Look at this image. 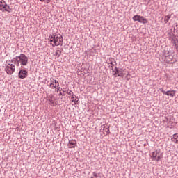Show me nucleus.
Returning a JSON list of instances; mask_svg holds the SVG:
<instances>
[{
    "label": "nucleus",
    "mask_w": 178,
    "mask_h": 178,
    "mask_svg": "<svg viewBox=\"0 0 178 178\" xmlns=\"http://www.w3.org/2000/svg\"><path fill=\"white\" fill-rule=\"evenodd\" d=\"M113 60L114 59L112 58H109L108 60V65H112L111 67H113V66H115V65H116V61L113 63Z\"/></svg>",
    "instance_id": "nucleus-19"
},
{
    "label": "nucleus",
    "mask_w": 178,
    "mask_h": 178,
    "mask_svg": "<svg viewBox=\"0 0 178 178\" xmlns=\"http://www.w3.org/2000/svg\"><path fill=\"white\" fill-rule=\"evenodd\" d=\"M170 55V52L168 50H164L163 51V56L165 57V59L168 58Z\"/></svg>",
    "instance_id": "nucleus-20"
},
{
    "label": "nucleus",
    "mask_w": 178,
    "mask_h": 178,
    "mask_svg": "<svg viewBox=\"0 0 178 178\" xmlns=\"http://www.w3.org/2000/svg\"><path fill=\"white\" fill-rule=\"evenodd\" d=\"M49 101L51 106H56V105H58V101H56V99L54 97L53 95L49 96Z\"/></svg>",
    "instance_id": "nucleus-8"
},
{
    "label": "nucleus",
    "mask_w": 178,
    "mask_h": 178,
    "mask_svg": "<svg viewBox=\"0 0 178 178\" xmlns=\"http://www.w3.org/2000/svg\"><path fill=\"white\" fill-rule=\"evenodd\" d=\"M63 51V49H61L60 50H56V51L55 52V56L56 58H59V56H60V55H62V51Z\"/></svg>",
    "instance_id": "nucleus-17"
},
{
    "label": "nucleus",
    "mask_w": 178,
    "mask_h": 178,
    "mask_svg": "<svg viewBox=\"0 0 178 178\" xmlns=\"http://www.w3.org/2000/svg\"><path fill=\"white\" fill-rule=\"evenodd\" d=\"M72 102H74V105H79V97L77 96H72L70 98Z\"/></svg>",
    "instance_id": "nucleus-15"
},
{
    "label": "nucleus",
    "mask_w": 178,
    "mask_h": 178,
    "mask_svg": "<svg viewBox=\"0 0 178 178\" xmlns=\"http://www.w3.org/2000/svg\"><path fill=\"white\" fill-rule=\"evenodd\" d=\"M56 88L57 91H60V92H62V88L59 86H58V87H56Z\"/></svg>",
    "instance_id": "nucleus-26"
},
{
    "label": "nucleus",
    "mask_w": 178,
    "mask_h": 178,
    "mask_svg": "<svg viewBox=\"0 0 178 178\" xmlns=\"http://www.w3.org/2000/svg\"><path fill=\"white\" fill-rule=\"evenodd\" d=\"M90 178H95V177H91Z\"/></svg>",
    "instance_id": "nucleus-30"
},
{
    "label": "nucleus",
    "mask_w": 178,
    "mask_h": 178,
    "mask_svg": "<svg viewBox=\"0 0 178 178\" xmlns=\"http://www.w3.org/2000/svg\"><path fill=\"white\" fill-rule=\"evenodd\" d=\"M28 74L29 73L27 72V70L22 69L18 73V77L19 79H26Z\"/></svg>",
    "instance_id": "nucleus-7"
},
{
    "label": "nucleus",
    "mask_w": 178,
    "mask_h": 178,
    "mask_svg": "<svg viewBox=\"0 0 178 178\" xmlns=\"http://www.w3.org/2000/svg\"><path fill=\"white\" fill-rule=\"evenodd\" d=\"M12 63L15 66L24 69V67L29 65V57L24 54H21L19 56H16L11 60Z\"/></svg>",
    "instance_id": "nucleus-1"
},
{
    "label": "nucleus",
    "mask_w": 178,
    "mask_h": 178,
    "mask_svg": "<svg viewBox=\"0 0 178 178\" xmlns=\"http://www.w3.org/2000/svg\"><path fill=\"white\" fill-rule=\"evenodd\" d=\"M45 0H40V2H44Z\"/></svg>",
    "instance_id": "nucleus-29"
},
{
    "label": "nucleus",
    "mask_w": 178,
    "mask_h": 178,
    "mask_svg": "<svg viewBox=\"0 0 178 178\" xmlns=\"http://www.w3.org/2000/svg\"><path fill=\"white\" fill-rule=\"evenodd\" d=\"M169 40L170 41L172 42V41H175V40H176L177 38H176V36L175 35V34L173 33H169Z\"/></svg>",
    "instance_id": "nucleus-18"
},
{
    "label": "nucleus",
    "mask_w": 178,
    "mask_h": 178,
    "mask_svg": "<svg viewBox=\"0 0 178 178\" xmlns=\"http://www.w3.org/2000/svg\"><path fill=\"white\" fill-rule=\"evenodd\" d=\"M161 152L159 150H154L152 152L151 157L153 161H159L161 159Z\"/></svg>",
    "instance_id": "nucleus-6"
},
{
    "label": "nucleus",
    "mask_w": 178,
    "mask_h": 178,
    "mask_svg": "<svg viewBox=\"0 0 178 178\" xmlns=\"http://www.w3.org/2000/svg\"><path fill=\"white\" fill-rule=\"evenodd\" d=\"M171 141L172 143H174V144H178V134H175L172 135Z\"/></svg>",
    "instance_id": "nucleus-14"
},
{
    "label": "nucleus",
    "mask_w": 178,
    "mask_h": 178,
    "mask_svg": "<svg viewBox=\"0 0 178 178\" xmlns=\"http://www.w3.org/2000/svg\"><path fill=\"white\" fill-rule=\"evenodd\" d=\"M6 5V1L0 0V8H3Z\"/></svg>",
    "instance_id": "nucleus-21"
},
{
    "label": "nucleus",
    "mask_w": 178,
    "mask_h": 178,
    "mask_svg": "<svg viewBox=\"0 0 178 178\" xmlns=\"http://www.w3.org/2000/svg\"><path fill=\"white\" fill-rule=\"evenodd\" d=\"M51 2V0H47V3H49Z\"/></svg>",
    "instance_id": "nucleus-28"
},
{
    "label": "nucleus",
    "mask_w": 178,
    "mask_h": 178,
    "mask_svg": "<svg viewBox=\"0 0 178 178\" xmlns=\"http://www.w3.org/2000/svg\"><path fill=\"white\" fill-rule=\"evenodd\" d=\"M60 95H62L63 97H65L66 95V90H63V92H60Z\"/></svg>",
    "instance_id": "nucleus-24"
},
{
    "label": "nucleus",
    "mask_w": 178,
    "mask_h": 178,
    "mask_svg": "<svg viewBox=\"0 0 178 178\" xmlns=\"http://www.w3.org/2000/svg\"><path fill=\"white\" fill-rule=\"evenodd\" d=\"M176 90H170L165 92V95H168V97H171V98H173V97L176 96Z\"/></svg>",
    "instance_id": "nucleus-12"
},
{
    "label": "nucleus",
    "mask_w": 178,
    "mask_h": 178,
    "mask_svg": "<svg viewBox=\"0 0 178 178\" xmlns=\"http://www.w3.org/2000/svg\"><path fill=\"white\" fill-rule=\"evenodd\" d=\"M15 63L13 64L8 63L6 66L5 72L6 73H7V74H9V75L13 74L15 73Z\"/></svg>",
    "instance_id": "nucleus-4"
},
{
    "label": "nucleus",
    "mask_w": 178,
    "mask_h": 178,
    "mask_svg": "<svg viewBox=\"0 0 178 178\" xmlns=\"http://www.w3.org/2000/svg\"><path fill=\"white\" fill-rule=\"evenodd\" d=\"M164 60H165L167 63H175V62H176V58L173 57L172 55L170 54L168 57L164 58Z\"/></svg>",
    "instance_id": "nucleus-9"
},
{
    "label": "nucleus",
    "mask_w": 178,
    "mask_h": 178,
    "mask_svg": "<svg viewBox=\"0 0 178 178\" xmlns=\"http://www.w3.org/2000/svg\"><path fill=\"white\" fill-rule=\"evenodd\" d=\"M51 45L52 47H62L63 45V37L60 34L49 35Z\"/></svg>",
    "instance_id": "nucleus-2"
},
{
    "label": "nucleus",
    "mask_w": 178,
    "mask_h": 178,
    "mask_svg": "<svg viewBox=\"0 0 178 178\" xmlns=\"http://www.w3.org/2000/svg\"><path fill=\"white\" fill-rule=\"evenodd\" d=\"M159 90H160L161 92H162L163 94H164V95L166 94V91L163 90V88H161L159 89Z\"/></svg>",
    "instance_id": "nucleus-25"
},
{
    "label": "nucleus",
    "mask_w": 178,
    "mask_h": 178,
    "mask_svg": "<svg viewBox=\"0 0 178 178\" xmlns=\"http://www.w3.org/2000/svg\"><path fill=\"white\" fill-rule=\"evenodd\" d=\"M0 10H2V12H8V13H10V12H12L10 6L8 4H6L3 8H0Z\"/></svg>",
    "instance_id": "nucleus-11"
},
{
    "label": "nucleus",
    "mask_w": 178,
    "mask_h": 178,
    "mask_svg": "<svg viewBox=\"0 0 178 178\" xmlns=\"http://www.w3.org/2000/svg\"><path fill=\"white\" fill-rule=\"evenodd\" d=\"M93 176L95 178H102L99 173L93 172Z\"/></svg>",
    "instance_id": "nucleus-23"
},
{
    "label": "nucleus",
    "mask_w": 178,
    "mask_h": 178,
    "mask_svg": "<svg viewBox=\"0 0 178 178\" xmlns=\"http://www.w3.org/2000/svg\"><path fill=\"white\" fill-rule=\"evenodd\" d=\"M109 133V129H106V134H108Z\"/></svg>",
    "instance_id": "nucleus-27"
},
{
    "label": "nucleus",
    "mask_w": 178,
    "mask_h": 178,
    "mask_svg": "<svg viewBox=\"0 0 178 178\" xmlns=\"http://www.w3.org/2000/svg\"><path fill=\"white\" fill-rule=\"evenodd\" d=\"M67 145L68 148H76V146L77 145V141H76V140H69Z\"/></svg>",
    "instance_id": "nucleus-10"
},
{
    "label": "nucleus",
    "mask_w": 178,
    "mask_h": 178,
    "mask_svg": "<svg viewBox=\"0 0 178 178\" xmlns=\"http://www.w3.org/2000/svg\"><path fill=\"white\" fill-rule=\"evenodd\" d=\"M171 18H172V15H168L165 16L163 18L165 24L168 23L169 20H170Z\"/></svg>",
    "instance_id": "nucleus-16"
},
{
    "label": "nucleus",
    "mask_w": 178,
    "mask_h": 178,
    "mask_svg": "<svg viewBox=\"0 0 178 178\" xmlns=\"http://www.w3.org/2000/svg\"><path fill=\"white\" fill-rule=\"evenodd\" d=\"M114 76H115V77H122V76H123V72H122V70H120L115 67V72L114 73Z\"/></svg>",
    "instance_id": "nucleus-13"
},
{
    "label": "nucleus",
    "mask_w": 178,
    "mask_h": 178,
    "mask_svg": "<svg viewBox=\"0 0 178 178\" xmlns=\"http://www.w3.org/2000/svg\"><path fill=\"white\" fill-rule=\"evenodd\" d=\"M49 87L51 88V90L56 88V87H59V81H56V79H54V77L50 78Z\"/></svg>",
    "instance_id": "nucleus-5"
},
{
    "label": "nucleus",
    "mask_w": 178,
    "mask_h": 178,
    "mask_svg": "<svg viewBox=\"0 0 178 178\" xmlns=\"http://www.w3.org/2000/svg\"><path fill=\"white\" fill-rule=\"evenodd\" d=\"M132 19L134 22H138L139 23H142V24H147L148 23V19L141 15H134Z\"/></svg>",
    "instance_id": "nucleus-3"
},
{
    "label": "nucleus",
    "mask_w": 178,
    "mask_h": 178,
    "mask_svg": "<svg viewBox=\"0 0 178 178\" xmlns=\"http://www.w3.org/2000/svg\"><path fill=\"white\" fill-rule=\"evenodd\" d=\"M66 92H67V94H68V95H71V97H76V95H74L73 93V91H72V90H68L66 91Z\"/></svg>",
    "instance_id": "nucleus-22"
}]
</instances>
